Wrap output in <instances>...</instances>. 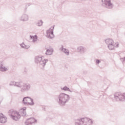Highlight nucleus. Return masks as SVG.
Returning a JSON list of instances; mask_svg holds the SVG:
<instances>
[{
	"mask_svg": "<svg viewBox=\"0 0 125 125\" xmlns=\"http://www.w3.org/2000/svg\"><path fill=\"white\" fill-rule=\"evenodd\" d=\"M9 115L10 116L13 120L14 121H18L20 118H21V115L19 114V112L14 110V109H10L9 110Z\"/></svg>",
	"mask_w": 125,
	"mask_h": 125,
	"instance_id": "5",
	"label": "nucleus"
},
{
	"mask_svg": "<svg viewBox=\"0 0 125 125\" xmlns=\"http://www.w3.org/2000/svg\"><path fill=\"white\" fill-rule=\"evenodd\" d=\"M121 60H122L123 63H125V57L122 58Z\"/></svg>",
	"mask_w": 125,
	"mask_h": 125,
	"instance_id": "27",
	"label": "nucleus"
},
{
	"mask_svg": "<svg viewBox=\"0 0 125 125\" xmlns=\"http://www.w3.org/2000/svg\"><path fill=\"white\" fill-rule=\"evenodd\" d=\"M7 121V118L2 113L0 114V123L4 124Z\"/></svg>",
	"mask_w": 125,
	"mask_h": 125,
	"instance_id": "14",
	"label": "nucleus"
},
{
	"mask_svg": "<svg viewBox=\"0 0 125 125\" xmlns=\"http://www.w3.org/2000/svg\"><path fill=\"white\" fill-rule=\"evenodd\" d=\"M102 5L103 7L107 9H113L114 8V4L111 1V0H102Z\"/></svg>",
	"mask_w": 125,
	"mask_h": 125,
	"instance_id": "6",
	"label": "nucleus"
},
{
	"mask_svg": "<svg viewBox=\"0 0 125 125\" xmlns=\"http://www.w3.org/2000/svg\"><path fill=\"white\" fill-rule=\"evenodd\" d=\"M46 49V51L45 52L46 55H52V53H53V48H49Z\"/></svg>",
	"mask_w": 125,
	"mask_h": 125,
	"instance_id": "16",
	"label": "nucleus"
},
{
	"mask_svg": "<svg viewBox=\"0 0 125 125\" xmlns=\"http://www.w3.org/2000/svg\"><path fill=\"white\" fill-rule=\"evenodd\" d=\"M10 86L14 85V86H16V82L14 81H12L9 83Z\"/></svg>",
	"mask_w": 125,
	"mask_h": 125,
	"instance_id": "25",
	"label": "nucleus"
},
{
	"mask_svg": "<svg viewBox=\"0 0 125 125\" xmlns=\"http://www.w3.org/2000/svg\"><path fill=\"white\" fill-rule=\"evenodd\" d=\"M23 85L24 83L22 82H16V86H17V87H20V88H22Z\"/></svg>",
	"mask_w": 125,
	"mask_h": 125,
	"instance_id": "19",
	"label": "nucleus"
},
{
	"mask_svg": "<svg viewBox=\"0 0 125 125\" xmlns=\"http://www.w3.org/2000/svg\"><path fill=\"white\" fill-rule=\"evenodd\" d=\"M105 42L108 45L107 47L109 50H113L115 47H119V42H116V43H114V41L111 39L105 40Z\"/></svg>",
	"mask_w": 125,
	"mask_h": 125,
	"instance_id": "4",
	"label": "nucleus"
},
{
	"mask_svg": "<svg viewBox=\"0 0 125 125\" xmlns=\"http://www.w3.org/2000/svg\"><path fill=\"white\" fill-rule=\"evenodd\" d=\"M78 52H79L81 54H83L84 52H85V50L84 49V47L81 46L78 47L77 48Z\"/></svg>",
	"mask_w": 125,
	"mask_h": 125,
	"instance_id": "15",
	"label": "nucleus"
},
{
	"mask_svg": "<svg viewBox=\"0 0 125 125\" xmlns=\"http://www.w3.org/2000/svg\"><path fill=\"white\" fill-rule=\"evenodd\" d=\"M20 45L21 48H24V49H28V48H30V45H26L24 42L20 44Z\"/></svg>",
	"mask_w": 125,
	"mask_h": 125,
	"instance_id": "18",
	"label": "nucleus"
},
{
	"mask_svg": "<svg viewBox=\"0 0 125 125\" xmlns=\"http://www.w3.org/2000/svg\"><path fill=\"white\" fill-rule=\"evenodd\" d=\"M60 50L62 51L64 54L66 55V56H69V55H70V51L69 50L64 48V46H63V45H62V47L60 48Z\"/></svg>",
	"mask_w": 125,
	"mask_h": 125,
	"instance_id": "13",
	"label": "nucleus"
},
{
	"mask_svg": "<svg viewBox=\"0 0 125 125\" xmlns=\"http://www.w3.org/2000/svg\"><path fill=\"white\" fill-rule=\"evenodd\" d=\"M30 39L32 40V41L33 42H36L38 41V36H37V35H35V36L30 35Z\"/></svg>",
	"mask_w": 125,
	"mask_h": 125,
	"instance_id": "20",
	"label": "nucleus"
},
{
	"mask_svg": "<svg viewBox=\"0 0 125 125\" xmlns=\"http://www.w3.org/2000/svg\"><path fill=\"white\" fill-rule=\"evenodd\" d=\"M95 63L97 66H98L99 64L101 63V60H100L99 59H95Z\"/></svg>",
	"mask_w": 125,
	"mask_h": 125,
	"instance_id": "24",
	"label": "nucleus"
},
{
	"mask_svg": "<svg viewBox=\"0 0 125 125\" xmlns=\"http://www.w3.org/2000/svg\"><path fill=\"white\" fill-rule=\"evenodd\" d=\"M114 100L116 101H125V93H116L114 94Z\"/></svg>",
	"mask_w": 125,
	"mask_h": 125,
	"instance_id": "7",
	"label": "nucleus"
},
{
	"mask_svg": "<svg viewBox=\"0 0 125 125\" xmlns=\"http://www.w3.org/2000/svg\"><path fill=\"white\" fill-rule=\"evenodd\" d=\"M37 123V120L35 119L34 118H30L27 119L25 122V125H32Z\"/></svg>",
	"mask_w": 125,
	"mask_h": 125,
	"instance_id": "12",
	"label": "nucleus"
},
{
	"mask_svg": "<svg viewBox=\"0 0 125 125\" xmlns=\"http://www.w3.org/2000/svg\"><path fill=\"white\" fill-rule=\"evenodd\" d=\"M53 30H54V25L46 31V37L48 38V39H50L51 40L53 39V38H54V34H53Z\"/></svg>",
	"mask_w": 125,
	"mask_h": 125,
	"instance_id": "9",
	"label": "nucleus"
},
{
	"mask_svg": "<svg viewBox=\"0 0 125 125\" xmlns=\"http://www.w3.org/2000/svg\"><path fill=\"white\" fill-rule=\"evenodd\" d=\"M26 109H27L26 107H23L22 108L20 109V112L21 115V116H22L23 117H25V116H26Z\"/></svg>",
	"mask_w": 125,
	"mask_h": 125,
	"instance_id": "17",
	"label": "nucleus"
},
{
	"mask_svg": "<svg viewBox=\"0 0 125 125\" xmlns=\"http://www.w3.org/2000/svg\"><path fill=\"white\" fill-rule=\"evenodd\" d=\"M70 99L69 95L62 93L58 97V103L60 106H64Z\"/></svg>",
	"mask_w": 125,
	"mask_h": 125,
	"instance_id": "1",
	"label": "nucleus"
},
{
	"mask_svg": "<svg viewBox=\"0 0 125 125\" xmlns=\"http://www.w3.org/2000/svg\"><path fill=\"white\" fill-rule=\"evenodd\" d=\"M35 61L38 67L42 70H43V69H44V67H45V65H46V63L48 62V60H42V57L37 56L35 57Z\"/></svg>",
	"mask_w": 125,
	"mask_h": 125,
	"instance_id": "3",
	"label": "nucleus"
},
{
	"mask_svg": "<svg viewBox=\"0 0 125 125\" xmlns=\"http://www.w3.org/2000/svg\"><path fill=\"white\" fill-rule=\"evenodd\" d=\"M1 66H2V64H1ZM8 69L5 67H2L0 66V71H1L2 72H6V71H8Z\"/></svg>",
	"mask_w": 125,
	"mask_h": 125,
	"instance_id": "21",
	"label": "nucleus"
},
{
	"mask_svg": "<svg viewBox=\"0 0 125 125\" xmlns=\"http://www.w3.org/2000/svg\"><path fill=\"white\" fill-rule=\"evenodd\" d=\"M2 100H3V98L2 97V96H0V103H1Z\"/></svg>",
	"mask_w": 125,
	"mask_h": 125,
	"instance_id": "26",
	"label": "nucleus"
},
{
	"mask_svg": "<svg viewBox=\"0 0 125 125\" xmlns=\"http://www.w3.org/2000/svg\"><path fill=\"white\" fill-rule=\"evenodd\" d=\"M20 21L21 22H27L29 21V15L24 13L20 18Z\"/></svg>",
	"mask_w": 125,
	"mask_h": 125,
	"instance_id": "10",
	"label": "nucleus"
},
{
	"mask_svg": "<svg viewBox=\"0 0 125 125\" xmlns=\"http://www.w3.org/2000/svg\"><path fill=\"white\" fill-rule=\"evenodd\" d=\"M62 90H64V91H69V92H72V91L69 88V87H67V86H65L63 88H62Z\"/></svg>",
	"mask_w": 125,
	"mask_h": 125,
	"instance_id": "22",
	"label": "nucleus"
},
{
	"mask_svg": "<svg viewBox=\"0 0 125 125\" xmlns=\"http://www.w3.org/2000/svg\"><path fill=\"white\" fill-rule=\"evenodd\" d=\"M31 88V85L28 83H24L21 89V92H25V91H28L30 90Z\"/></svg>",
	"mask_w": 125,
	"mask_h": 125,
	"instance_id": "11",
	"label": "nucleus"
},
{
	"mask_svg": "<svg viewBox=\"0 0 125 125\" xmlns=\"http://www.w3.org/2000/svg\"><path fill=\"white\" fill-rule=\"evenodd\" d=\"M93 122L86 117L80 118L75 120V125H91Z\"/></svg>",
	"mask_w": 125,
	"mask_h": 125,
	"instance_id": "2",
	"label": "nucleus"
},
{
	"mask_svg": "<svg viewBox=\"0 0 125 125\" xmlns=\"http://www.w3.org/2000/svg\"><path fill=\"white\" fill-rule=\"evenodd\" d=\"M28 6H30V4H28Z\"/></svg>",
	"mask_w": 125,
	"mask_h": 125,
	"instance_id": "28",
	"label": "nucleus"
},
{
	"mask_svg": "<svg viewBox=\"0 0 125 125\" xmlns=\"http://www.w3.org/2000/svg\"><path fill=\"white\" fill-rule=\"evenodd\" d=\"M22 103L24 105H30V106H34L35 103L34 99L30 97H25L22 99Z\"/></svg>",
	"mask_w": 125,
	"mask_h": 125,
	"instance_id": "8",
	"label": "nucleus"
},
{
	"mask_svg": "<svg viewBox=\"0 0 125 125\" xmlns=\"http://www.w3.org/2000/svg\"><path fill=\"white\" fill-rule=\"evenodd\" d=\"M43 22L42 20L38 21V22L36 23V26H38V27H41V26L42 25V23Z\"/></svg>",
	"mask_w": 125,
	"mask_h": 125,
	"instance_id": "23",
	"label": "nucleus"
}]
</instances>
